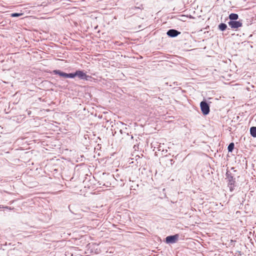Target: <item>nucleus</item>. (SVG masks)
<instances>
[{"label":"nucleus","instance_id":"9","mask_svg":"<svg viewBox=\"0 0 256 256\" xmlns=\"http://www.w3.org/2000/svg\"><path fill=\"white\" fill-rule=\"evenodd\" d=\"M238 18V16L236 14L232 13V14H230L229 16V18L231 20H236Z\"/></svg>","mask_w":256,"mask_h":256},{"label":"nucleus","instance_id":"6","mask_svg":"<svg viewBox=\"0 0 256 256\" xmlns=\"http://www.w3.org/2000/svg\"><path fill=\"white\" fill-rule=\"evenodd\" d=\"M53 73L59 75L60 77L67 78L68 74L62 72L60 70H54Z\"/></svg>","mask_w":256,"mask_h":256},{"label":"nucleus","instance_id":"13","mask_svg":"<svg viewBox=\"0 0 256 256\" xmlns=\"http://www.w3.org/2000/svg\"><path fill=\"white\" fill-rule=\"evenodd\" d=\"M76 76V72L74 73L68 74L67 78H74Z\"/></svg>","mask_w":256,"mask_h":256},{"label":"nucleus","instance_id":"14","mask_svg":"<svg viewBox=\"0 0 256 256\" xmlns=\"http://www.w3.org/2000/svg\"><path fill=\"white\" fill-rule=\"evenodd\" d=\"M190 37V36L188 33H184L183 34V38L184 40H186Z\"/></svg>","mask_w":256,"mask_h":256},{"label":"nucleus","instance_id":"15","mask_svg":"<svg viewBox=\"0 0 256 256\" xmlns=\"http://www.w3.org/2000/svg\"><path fill=\"white\" fill-rule=\"evenodd\" d=\"M8 208V206L4 207L3 206L0 205V208Z\"/></svg>","mask_w":256,"mask_h":256},{"label":"nucleus","instance_id":"2","mask_svg":"<svg viewBox=\"0 0 256 256\" xmlns=\"http://www.w3.org/2000/svg\"><path fill=\"white\" fill-rule=\"evenodd\" d=\"M227 178L228 180V186L230 188V190L232 192L234 188L236 183L235 178L230 174H228Z\"/></svg>","mask_w":256,"mask_h":256},{"label":"nucleus","instance_id":"12","mask_svg":"<svg viewBox=\"0 0 256 256\" xmlns=\"http://www.w3.org/2000/svg\"><path fill=\"white\" fill-rule=\"evenodd\" d=\"M23 15L22 13H12L10 14L12 17H18Z\"/></svg>","mask_w":256,"mask_h":256},{"label":"nucleus","instance_id":"5","mask_svg":"<svg viewBox=\"0 0 256 256\" xmlns=\"http://www.w3.org/2000/svg\"><path fill=\"white\" fill-rule=\"evenodd\" d=\"M165 242L168 244H174L176 242V234L167 236Z\"/></svg>","mask_w":256,"mask_h":256},{"label":"nucleus","instance_id":"8","mask_svg":"<svg viewBox=\"0 0 256 256\" xmlns=\"http://www.w3.org/2000/svg\"><path fill=\"white\" fill-rule=\"evenodd\" d=\"M250 134L254 138H256V127L252 126L250 128Z\"/></svg>","mask_w":256,"mask_h":256},{"label":"nucleus","instance_id":"1","mask_svg":"<svg viewBox=\"0 0 256 256\" xmlns=\"http://www.w3.org/2000/svg\"><path fill=\"white\" fill-rule=\"evenodd\" d=\"M200 106L202 113L204 115L208 114L210 112V106L206 102H202L200 104Z\"/></svg>","mask_w":256,"mask_h":256},{"label":"nucleus","instance_id":"16","mask_svg":"<svg viewBox=\"0 0 256 256\" xmlns=\"http://www.w3.org/2000/svg\"><path fill=\"white\" fill-rule=\"evenodd\" d=\"M176 34H177V36H178V35H179L180 34V32L177 31Z\"/></svg>","mask_w":256,"mask_h":256},{"label":"nucleus","instance_id":"7","mask_svg":"<svg viewBox=\"0 0 256 256\" xmlns=\"http://www.w3.org/2000/svg\"><path fill=\"white\" fill-rule=\"evenodd\" d=\"M167 34L170 37L176 36V30H170L167 32Z\"/></svg>","mask_w":256,"mask_h":256},{"label":"nucleus","instance_id":"3","mask_svg":"<svg viewBox=\"0 0 256 256\" xmlns=\"http://www.w3.org/2000/svg\"><path fill=\"white\" fill-rule=\"evenodd\" d=\"M76 76H78L80 80H89L91 78L90 76L86 75L83 71L80 70L76 71Z\"/></svg>","mask_w":256,"mask_h":256},{"label":"nucleus","instance_id":"10","mask_svg":"<svg viewBox=\"0 0 256 256\" xmlns=\"http://www.w3.org/2000/svg\"><path fill=\"white\" fill-rule=\"evenodd\" d=\"M226 24L224 23H221L218 25V28L222 31L226 30Z\"/></svg>","mask_w":256,"mask_h":256},{"label":"nucleus","instance_id":"4","mask_svg":"<svg viewBox=\"0 0 256 256\" xmlns=\"http://www.w3.org/2000/svg\"><path fill=\"white\" fill-rule=\"evenodd\" d=\"M228 25L232 28L236 29L242 26V24L240 21L231 20L228 22Z\"/></svg>","mask_w":256,"mask_h":256},{"label":"nucleus","instance_id":"11","mask_svg":"<svg viewBox=\"0 0 256 256\" xmlns=\"http://www.w3.org/2000/svg\"><path fill=\"white\" fill-rule=\"evenodd\" d=\"M234 144L233 142L230 143L228 145V151L230 152H232V151L233 150L234 148Z\"/></svg>","mask_w":256,"mask_h":256}]
</instances>
